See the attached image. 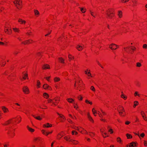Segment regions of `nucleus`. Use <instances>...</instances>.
<instances>
[{
    "label": "nucleus",
    "instance_id": "48",
    "mask_svg": "<svg viewBox=\"0 0 147 147\" xmlns=\"http://www.w3.org/2000/svg\"><path fill=\"white\" fill-rule=\"evenodd\" d=\"M101 111L103 115H106V113L105 112H104L102 110H101Z\"/></svg>",
    "mask_w": 147,
    "mask_h": 147
},
{
    "label": "nucleus",
    "instance_id": "41",
    "mask_svg": "<svg viewBox=\"0 0 147 147\" xmlns=\"http://www.w3.org/2000/svg\"><path fill=\"white\" fill-rule=\"evenodd\" d=\"M129 0H121V2L122 3H125L127 2Z\"/></svg>",
    "mask_w": 147,
    "mask_h": 147
},
{
    "label": "nucleus",
    "instance_id": "62",
    "mask_svg": "<svg viewBox=\"0 0 147 147\" xmlns=\"http://www.w3.org/2000/svg\"><path fill=\"white\" fill-rule=\"evenodd\" d=\"M93 114L94 115V116H96V115H95V113H96V111H95H95H93Z\"/></svg>",
    "mask_w": 147,
    "mask_h": 147
},
{
    "label": "nucleus",
    "instance_id": "42",
    "mask_svg": "<svg viewBox=\"0 0 147 147\" xmlns=\"http://www.w3.org/2000/svg\"><path fill=\"white\" fill-rule=\"evenodd\" d=\"M109 132H110L111 134H112L113 133V130L111 129H109L108 130Z\"/></svg>",
    "mask_w": 147,
    "mask_h": 147
},
{
    "label": "nucleus",
    "instance_id": "34",
    "mask_svg": "<svg viewBox=\"0 0 147 147\" xmlns=\"http://www.w3.org/2000/svg\"><path fill=\"white\" fill-rule=\"evenodd\" d=\"M134 94L135 96H140V95L138 94V92H136Z\"/></svg>",
    "mask_w": 147,
    "mask_h": 147
},
{
    "label": "nucleus",
    "instance_id": "15",
    "mask_svg": "<svg viewBox=\"0 0 147 147\" xmlns=\"http://www.w3.org/2000/svg\"><path fill=\"white\" fill-rule=\"evenodd\" d=\"M136 144L134 142L131 143L130 144V145H129V147H134L136 146Z\"/></svg>",
    "mask_w": 147,
    "mask_h": 147
},
{
    "label": "nucleus",
    "instance_id": "4",
    "mask_svg": "<svg viewBox=\"0 0 147 147\" xmlns=\"http://www.w3.org/2000/svg\"><path fill=\"white\" fill-rule=\"evenodd\" d=\"M23 92L25 94H28L29 93V90L28 88L26 86L24 87L22 89Z\"/></svg>",
    "mask_w": 147,
    "mask_h": 147
},
{
    "label": "nucleus",
    "instance_id": "29",
    "mask_svg": "<svg viewBox=\"0 0 147 147\" xmlns=\"http://www.w3.org/2000/svg\"><path fill=\"white\" fill-rule=\"evenodd\" d=\"M141 64L139 62H138L136 63V66L137 67H141Z\"/></svg>",
    "mask_w": 147,
    "mask_h": 147
},
{
    "label": "nucleus",
    "instance_id": "24",
    "mask_svg": "<svg viewBox=\"0 0 147 147\" xmlns=\"http://www.w3.org/2000/svg\"><path fill=\"white\" fill-rule=\"evenodd\" d=\"M71 55H68V58H69V61H71L72 59H74V57L72 56L71 57Z\"/></svg>",
    "mask_w": 147,
    "mask_h": 147
},
{
    "label": "nucleus",
    "instance_id": "43",
    "mask_svg": "<svg viewBox=\"0 0 147 147\" xmlns=\"http://www.w3.org/2000/svg\"><path fill=\"white\" fill-rule=\"evenodd\" d=\"M143 48H147V45L146 44H144L143 45Z\"/></svg>",
    "mask_w": 147,
    "mask_h": 147
},
{
    "label": "nucleus",
    "instance_id": "38",
    "mask_svg": "<svg viewBox=\"0 0 147 147\" xmlns=\"http://www.w3.org/2000/svg\"><path fill=\"white\" fill-rule=\"evenodd\" d=\"M96 62L98 63V64L102 68H103V67L101 65V64L98 61H96Z\"/></svg>",
    "mask_w": 147,
    "mask_h": 147
},
{
    "label": "nucleus",
    "instance_id": "37",
    "mask_svg": "<svg viewBox=\"0 0 147 147\" xmlns=\"http://www.w3.org/2000/svg\"><path fill=\"white\" fill-rule=\"evenodd\" d=\"M90 11L91 15L92 16H93L94 17H95V16L94 15V13L92 11H91V10H90Z\"/></svg>",
    "mask_w": 147,
    "mask_h": 147
},
{
    "label": "nucleus",
    "instance_id": "64",
    "mask_svg": "<svg viewBox=\"0 0 147 147\" xmlns=\"http://www.w3.org/2000/svg\"><path fill=\"white\" fill-rule=\"evenodd\" d=\"M29 41H26L24 43V44H26L28 43L29 42Z\"/></svg>",
    "mask_w": 147,
    "mask_h": 147
},
{
    "label": "nucleus",
    "instance_id": "5",
    "mask_svg": "<svg viewBox=\"0 0 147 147\" xmlns=\"http://www.w3.org/2000/svg\"><path fill=\"white\" fill-rule=\"evenodd\" d=\"M34 15L36 17H38L40 15V13L39 11L37 9H34Z\"/></svg>",
    "mask_w": 147,
    "mask_h": 147
},
{
    "label": "nucleus",
    "instance_id": "33",
    "mask_svg": "<svg viewBox=\"0 0 147 147\" xmlns=\"http://www.w3.org/2000/svg\"><path fill=\"white\" fill-rule=\"evenodd\" d=\"M121 97L124 99H126L127 98V97L125 96H124L123 94H121Z\"/></svg>",
    "mask_w": 147,
    "mask_h": 147
},
{
    "label": "nucleus",
    "instance_id": "59",
    "mask_svg": "<svg viewBox=\"0 0 147 147\" xmlns=\"http://www.w3.org/2000/svg\"><path fill=\"white\" fill-rule=\"evenodd\" d=\"M49 134V133L48 132H46L45 133V134H44V135H46V136H47Z\"/></svg>",
    "mask_w": 147,
    "mask_h": 147
},
{
    "label": "nucleus",
    "instance_id": "12",
    "mask_svg": "<svg viewBox=\"0 0 147 147\" xmlns=\"http://www.w3.org/2000/svg\"><path fill=\"white\" fill-rule=\"evenodd\" d=\"M76 48L78 49V50L79 51H81L83 49V47L80 46V45H78L77 47H76Z\"/></svg>",
    "mask_w": 147,
    "mask_h": 147
},
{
    "label": "nucleus",
    "instance_id": "19",
    "mask_svg": "<svg viewBox=\"0 0 147 147\" xmlns=\"http://www.w3.org/2000/svg\"><path fill=\"white\" fill-rule=\"evenodd\" d=\"M132 2L133 3V5L134 6H135L137 5V1L136 0H133L132 1Z\"/></svg>",
    "mask_w": 147,
    "mask_h": 147
},
{
    "label": "nucleus",
    "instance_id": "31",
    "mask_svg": "<svg viewBox=\"0 0 147 147\" xmlns=\"http://www.w3.org/2000/svg\"><path fill=\"white\" fill-rule=\"evenodd\" d=\"M90 89L93 91H95V90L93 86H91L90 87Z\"/></svg>",
    "mask_w": 147,
    "mask_h": 147
},
{
    "label": "nucleus",
    "instance_id": "40",
    "mask_svg": "<svg viewBox=\"0 0 147 147\" xmlns=\"http://www.w3.org/2000/svg\"><path fill=\"white\" fill-rule=\"evenodd\" d=\"M85 102L86 103H88L91 105L92 104V102H89L88 100H86L85 101Z\"/></svg>",
    "mask_w": 147,
    "mask_h": 147
},
{
    "label": "nucleus",
    "instance_id": "58",
    "mask_svg": "<svg viewBox=\"0 0 147 147\" xmlns=\"http://www.w3.org/2000/svg\"><path fill=\"white\" fill-rule=\"evenodd\" d=\"M68 121H69V122L70 123H73V122H72V121L70 119H69V120Z\"/></svg>",
    "mask_w": 147,
    "mask_h": 147
},
{
    "label": "nucleus",
    "instance_id": "49",
    "mask_svg": "<svg viewBox=\"0 0 147 147\" xmlns=\"http://www.w3.org/2000/svg\"><path fill=\"white\" fill-rule=\"evenodd\" d=\"M117 141L119 142V141H121V139L120 138L118 137L117 138Z\"/></svg>",
    "mask_w": 147,
    "mask_h": 147
},
{
    "label": "nucleus",
    "instance_id": "52",
    "mask_svg": "<svg viewBox=\"0 0 147 147\" xmlns=\"http://www.w3.org/2000/svg\"><path fill=\"white\" fill-rule=\"evenodd\" d=\"M42 133L44 134H45V133L46 132L44 130H42Z\"/></svg>",
    "mask_w": 147,
    "mask_h": 147
},
{
    "label": "nucleus",
    "instance_id": "17",
    "mask_svg": "<svg viewBox=\"0 0 147 147\" xmlns=\"http://www.w3.org/2000/svg\"><path fill=\"white\" fill-rule=\"evenodd\" d=\"M32 116L33 117H34V118L36 119H37L39 120H40L42 119V118L40 117V116H38L37 117H36L34 115H32Z\"/></svg>",
    "mask_w": 147,
    "mask_h": 147
},
{
    "label": "nucleus",
    "instance_id": "63",
    "mask_svg": "<svg viewBox=\"0 0 147 147\" xmlns=\"http://www.w3.org/2000/svg\"><path fill=\"white\" fill-rule=\"evenodd\" d=\"M119 113L120 115H121L123 113V112H122L119 111Z\"/></svg>",
    "mask_w": 147,
    "mask_h": 147
},
{
    "label": "nucleus",
    "instance_id": "36",
    "mask_svg": "<svg viewBox=\"0 0 147 147\" xmlns=\"http://www.w3.org/2000/svg\"><path fill=\"white\" fill-rule=\"evenodd\" d=\"M40 84V83L39 80H38L37 81V85L38 88H39V85Z\"/></svg>",
    "mask_w": 147,
    "mask_h": 147
},
{
    "label": "nucleus",
    "instance_id": "7",
    "mask_svg": "<svg viewBox=\"0 0 147 147\" xmlns=\"http://www.w3.org/2000/svg\"><path fill=\"white\" fill-rule=\"evenodd\" d=\"M115 46H117V45L115 44H112L109 45V47L112 50H113L114 49H116V48H114V47Z\"/></svg>",
    "mask_w": 147,
    "mask_h": 147
},
{
    "label": "nucleus",
    "instance_id": "13",
    "mask_svg": "<svg viewBox=\"0 0 147 147\" xmlns=\"http://www.w3.org/2000/svg\"><path fill=\"white\" fill-rule=\"evenodd\" d=\"M2 109L4 113H6L8 111V109L6 108V107H2Z\"/></svg>",
    "mask_w": 147,
    "mask_h": 147
},
{
    "label": "nucleus",
    "instance_id": "22",
    "mask_svg": "<svg viewBox=\"0 0 147 147\" xmlns=\"http://www.w3.org/2000/svg\"><path fill=\"white\" fill-rule=\"evenodd\" d=\"M70 141L72 142L73 144H76L78 143V142L77 141H76L75 140H72V139L70 140Z\"/></svg>",
    "mask_w": 147,
    "mask_h": 147
},
{
    "label": "nucleus",
    "instance_id": "51",
    "mask_svg": "<svg viewBox=\"0 0 147 147\" xmlns=\"http://www.w3.org/2000/svg\"><path fill=\"white\" fill-rule=\"evenodd\" d=\"M130 123V122L129 121H127L125 122V124L126 125H128Z\"/></svg>",
    "mask_w": 147,
    "mask_h": 147
},
{
    "label": "nucleus",
    "instance_id": "11",
    "mask_svg": "<svg viewBox=\"0 0 147 147\" xmlns=\"http://www.w3.org/2000/svg\"><path fill=\"white\" fill-rule=\"evenodd\" d=\"M43 127H52V125L50 124L49 123H48L46 124L43 125Z\"/></svg>",
    "mask_w": 147,
    "mask_h": 147
},
{
    "label": "nucleus",
    "instance_id": "53",
    "mask_svg": "<svg viewBox=\"0 0 147 147\" xmlns=\"http://www.w3.org/2000/svg\"><path fill=\"white\" fill-rule=\"evenodd\" d=\"M34 140H35V141H38V140H39V139L38 138H35L34 139Z\"/></svg>",
    "mask_w": 147,
    "mask_h": 147
},
{
    "label": "nucleus",
    "instance_id": "16",
    "mask_svg": "<svg viewBox=\"0 0 147 147\" xmlns=\"http://www.w3.org/2000/svg\"><path fill=\"white\" fill-rule=\"evenodd\" d=\"M43 88L45 89H48V88H50V87L47 84H45L43 86Z\"/></svg>",
    "mask_w": 147,
    "mask_h": 147
},
{
    "label": "nucleus",
    "instance_id": "14",
    "mask_svg": "<svg viewBox=\"0 0 147 147\" xmlns=\"http://www.w3.org/2000/svg\"><path fill=\"white\" fill-rule=\"evenodd\" d=\"M88 117L90 121H91L92 122H94L93 119L91 117L89 113H88Z\"/></svg>",
    "mask_w": 147,
    "mask_h": 147
},
{
    "label": "nucleus",
    "instance_id": "26",
    "mask_svg": "<svg viewBox=\"0 0 147 147\" xmlns=\"http://www.w3.org/2000/svg\"><path fill=\"white\" fill-rule=\"evenodd\" d=\"M141 113L143 118L144 120H145V117L143 115H145L143 111H141Z\"/></svg>",
    "mask_w": 147,
    "mask_h": 147
},
{
    "label": "nucleus",
    "instance_id": "46",
    "mask_svg": "<svg viewBox=\"0 0 147 147\" xmlns=\"http://www.w3.org/2000/svg\"><path fill=\"white\" fill-rule=\"evenodd\" d=\"M10 123L9 122V121L8 120V121H6V123L4 124L5 125H7L9 123Z\"/></svg>",
    "mask_w": 147,
    "mask_h": 147
},
{
    "label": "nucleus",
    "instance_id": "56",
    "mask_svg": "<svg viewBox=\"0 0 147 147\" xmlns=\"http://www.w3.org/2000/svg\"><path fill=\"white\" fill-rule=\"evenodd\" d=\"M50 77L49 76V77H46L45 78L48 81H49V79L50 78Z\"/></svg>",
    "mask_w": 147,
    "mask_h": 147
},
{
    "label": "nucleus",
    "instance_id": "8",
    "mask_svg": "<svg viewBox=\"0 0 147 147\" xmlns=\"http://www.w3.org/2000/svg\"><path fill=\"white\" fill-rule=\"evenodd\" d=\"M13 29L15 32L16 33H19L20 32V30L18 28H13Z\"/></svg>",
    "mask_w": 147,
    "mask_h": 147
},
{
    "label": "nucleus",
    "instance_id": "54",
    "mask_svg": "<svg viewBox=\"0 0 147 147\" xmlns=\"http://www.w3.org/2000/svg\"><path fill=\"white\" fill-rule=\"evenodd\" d=\"M121 110L122 111H123V112L125 111V110H124V108L122 107H121Z\"/></svg>",
    "mask_w": 147,
    "mask_h": 147
},
{
    "label": "nucleus",
    "instance_id": "10",
    "mask_svg": "<svg viewBox=\"0 0 147 147\" xmlns=\"http://www.w3.org/2000/svg\"><path fill=\"white\" fill-rule=\"evenodd\" d=\"M118 15L119 17L120 18L122 17V12L121 11H119L118 12Z\"/></svg>",
    "mask_w": 147,
    "mask_h": 147
},
{
    "label": "nucleus",
    "instance_id": "9",
    "mask_svg": "<svg viewBox=\"0 0 147 147\" xmlns=\"http://www.w3.org/2000/svg\"><path fill=\"white\" fill-rule=\"evenodd\" d=\"M42 68L43 69H49L50 68V67L48 65L46 64L43 66Z\"/></svg>",
    "mask_w": 147,
    "mask_h": 147
},
{
    "label": "nucleus",
    "instance_id": "21",
    "mask_svg": "<svg viewBox=\"0 0 147 147\" xmlns=\"http://www.w3.org/2000/svg\"><path fill=\"white\" fill-rule=\"evenodd\" d=\"M126 136L127 138L128 139L131 138H132V136H131V135L130 134H126Z\"/></svg>",
    "mask_w": 147,
    "mask_h": 147
},
{
    "label": "nucleus",
    "instance_id": "32",
    "mask_svg": "<svg viewBox=\"0 0 147 147\" xmlns=\"http://www.w3.org/2000/svg\"><path fill=\"white\" fill-rule=\"evenodd\" d=\"M28 130L31 132H33L34 131V129L31 128H29Z\"/></svg>",
    "mask_w": 147,
    "mask_h": 147
},
{
    "label": "nucleus",
    "instance_id": "3",
    "mask_svg": "<svg viewBox=\"0 0 147 147\" xmlns=\"http://www.w3.org/2000/svg\"><path fill=\"white\" fill-rule=\"evenodd\" d=\"M14 4L18 9L22 7V1L21 0H16L13 1Z\"/></svg>",
    "mask_w": 147,
    "mask_h": 147
},
{
    "label": "nucleus",
    "instance_id": "2",
    "mask_svg": "<svg viewBox=\"0 0 147 147\" xmlns=\"http://www.w3.org/2000/svg\"><path fill=\"white\" fill-rule=\"evenodd\" d=\"M4 30L6 33L10 34L11 33L12 30L10 27V26L7 23L5 26Z\"/></svg>",
    "mask_w": 147,
    "mask_h": 147
},
{
    "label": "nucleus",
    "instance_id": "6",
    "mask_svg": "<svg viewBox=\"0 0 147 147\" xmlns=\"http://www.w3.org/2000/svg\"><path fill=\"white\" fill-rule=\"evenodd\" d=\"M18 22L20 24H25L26 23L25 21L22 20L21 18H19L18 20Z\"/></svg>",
    "mask_w": 147,
    "mask_h": 147
},
{
    "label": "nucleus",
    "instance_id": "25",
    "mask_svg": "<svg viewBox=\"0 0 147 147\" xmlns=\"http://www.w3.org/2000/svg\"><path fill=\"white\" fill-rule=\"evenodd\" d=\"M138 102L137 101H135L134 102V107H135L138 104Z\"/></svg>",
    "mask_w": 147,
    "mask_h": 147
},
{
    "label": "nucleus",
    "instance_id": "57",
    "mask_svg": "<svg viewBox=\"0 0 147 147\" xmlns=\"http://www.w3.org/2000/svg\"><path fill=\"white\" fill-rule=\"evenodd\" d=\"M134 134H135V135H138L139 137H140V135L139 134V133L138 132V134H136L135 133H134Z\"/></svg>",
    "mask_w": 147,
    "mask_h": 147
},
{
    "label": "nucleus",
    "instance_id": "28",
    "mask_svg": "<svg viewBox=\"0 0 147 147\" xmlns=\"http://www.w3.org/2000/svg\"><path fill=\"white\" fill-rule=\"evenodd\" d=\"M60 80V79L58 78H55L54 79V81L55 82H57L59 81Z\"/></svg>",
    "mask_w": 147,
    "mask_h": 147
},
{
    "label": "nucleus",
    "instance_id": "39",
    "mask_svg": "<svg viewBox=\"0 0 147 147\" xmlns=\"http://www.w3.org/2000/svg\"><path fill=\"white\" fill-rule=\"evenodd\" d=\"M85 102L86 103H88L91 105L92 104V102H89L88 100H86L85 101Z\"/></svg>",
    "mask_w": 147,
    "mask_h": 147
},
{
    "label": "nucleus",
    "instance_id": "18",
    "mask_svg": "<svg viewBox=\"0 0 147 147\" xmlns=\"http://www.w3.org/2000/svg\"><path fill=\"white\" fill-rule=\"evenodd\" d=\"M80 9L81 10V11L83 13H84L85 12L86 9H84L83 8H80Z\"/></svg>",
    "mask_w": 147,
    "mask_h": 147
},
{
    "label": "nucleus",
    "instance_id": "44",
    "mask_svg": "<svg viewBox=\"0 0 147 147\" xmlns=\"http://www.w3.org/2000/svg\"><path fill=\"white\" fill-rule=\"evenodd\" d=\"M57 114L58 115H59L60 117H61V118H63V115H62L61 114H59V113H57Z\"/></svg>",
    "mask_w": 147,
    "mask_h": 147
},
{
    "label": "nucleus",
    "instance_id": "20",
    "mask_svg": "<svg viewBox=\"0 0 147 147\" xmlns=\"http://www.w3.org/2000/svg\"><path fill=\"white\" fill-rule=\"evenodd\" d=\"M43 96L44 97L46 98H47L49 96L48 94L46 93H45L43 94Z\"/></svg>",
    "mask_w": 147,
    "mask_h": 147
},
{
    "label": "nucleus",
    "instance_id": "1",
    "mask_svg": "<svg viewBox=\"0 0 147 147\" xmlns=\"http://www.w3.org/2000/svg\"><path fill=\"white\" fill-rule=\"evenodd\" d=\"M106 14L109 18L111 19L114 16V10L113 9H109L106 11Z\"/></svg>",
    "mask_w": 147,
    "mask_h": 147
},
{
    "label": "nucleus",
    "instance_id": "30",
    "mask_svg": "<svg viewBox=\"0 0 147 147\" xmlns=\"http://www.w3.org/2000/svg\"><path fill=\"white\" fill-rule=\"evenodd\" d=\"M89 133L90 134H89V135L91 137H92L94 135V133H93V132H89Z\"/></svg>",
    "mask_w": 147,
    "mask_h": 147
},
{
    "label": "nucleus",
    "instance_id": "61",
    "mask_svg": "<svg viewBox=\"0 0 147 147\" xmlns=\"http://www.w3.org/2000/svg\"><path fill=\"white\" fill-rule=\"evenodd\" d=\"M52 15H50V16L49 17V18L51 20L52 19Z\"/></svg>",
    "mask_w": 147,
    "mask_h": 147
},
{
    "label": "nucleus",
    "instance_id": "50",
    "mask_svg": "<svg viewBox=\"0 0 147 147\" xmlns=\"http://www.w3.org/2000/svg\"><path fill=\"white\" fill-rule=\"evenodd\" d=\"M144 133H142L140 135V136H141L142 137H144Z\"/></svg>",
    "mask_w": 147,
    "mask_h": 147
},
{
    "label": "nucleus",
    "instance_id": "45",
    "mask_svg": "<svg viewBox=\"0 0 147 147\" xmlns=\"http://www.w3.org/2000/svg\"><path fill=\"white\" fill-rule=\"evenodd\" d=\"M48 102H52V103H54L53 102H52V100L51 99H49L48 100Z\"/></svg>",
    "mask_w": 147,
    "mask_h": 147
},
{
    "label": "nucleus",
    "instance_id": "23",
    "mask_svg": "<svg viewBox=\"0 0 147 147\" xmlns=\"http://www.w3.org/2000/svg\"><path fill=\"white\" fill-rule=\"evenodd\" d=\"M59 59L61 63H64V59H63L62 58L60 57L59 58Z\"/></svg>",
    "mask_w": 147,
    "mask_h": 147
},
{
    "label": "nucleus",
    "instance_id": "27",
    "mask_svg": "<svg viewBox=\"0 0 147 147\" xmlns=\"http://www.w3.org/2000/svg\"><path fill=\"white\" fill-rule=\"evenodd\" d=\"M67 100L69 102H70V103L72 102V101H70V100H71V101H74V100L72 99L71 98H68V99H67Z\"/></svg>",
    "mask_w": 147,
    "mask_h": 147
},
{
    "label": "nucleus",
    "instance_id": "47",
    "mask_svg": "<svg viewBox=\"0 0 147 147\" xmlns=\"http://www.w3.org/2000/svg\"><path fill=\"white\" fill-rule=\"evenodd\" d=\"M144 145L145 146H147V141H144Z\"/></svg>",
    "mask_w": 147,
    "mask_h": 147
},
{
    "label": "nucleus",
    "instance_id": "60",
    "mask_svg": "<svg viewBox=\"0 0 147 147\" xmlns=\"http://www.w3.org/2000/svg\"><path fill=\"white\" fill-rule=\"evenodd\" d=\"M87 74L89 76L91 75V74L90 72H88V73Z\"/></svg>",
    "mask_w": 147,
    "mask_h": 147
},
{
    "label": "nucleus",
    "instance_id": "55",
    "mask_svg": "<svg viewBox=\"0 0 147 147\" xmlns=\"http://www.w3.org/2000/svg\"><path fill=\"white\" fill-rule=\"evenodd\" d=\"M78 98L80 100H82V97L81 96H80V98H79V97H78Z\"/></svg>",
    "mask_w": 147,
    "mask_h": 147
},
{
    "label": "nucleus",
    "instance_id": "35",
    "mask_svg": "<svg viewBox=\"0 0 147 147\" xmlns=\"http://www.w3.org/2000/svg\"><path fill=\"white\" fill-rule=\"evenodd\" d=\"M67 141H70V139H69V138L67 137H65L64 138Z\"/></svg>",
    "mask_w": 147,
    "mask_h": 147
}]
</instances>
